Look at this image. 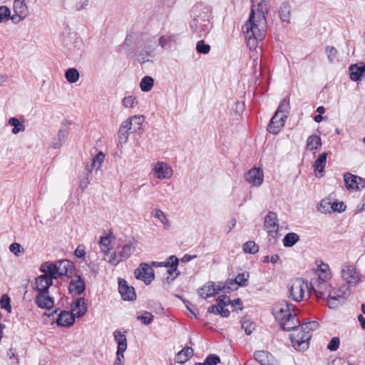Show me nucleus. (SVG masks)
<instances>
[{
  "instance_id": "f257e3e1",
  "label": "nucleus",
  "mask_w": 365,
  "mask_h": 365,
  "mask_svg": "<svg viewBox=\"0 0 365 365\" xmlns=\"http://www.w3.org/2000/svg\"><path fill=\"white\" fill-rule=\"evenodd\" d=\"M296 310V306L283 301L274 305L272 313L276 319L279 320L283 330L295 331L290 335L292 344L295 349L303 350L308 347L312 337V331L309 330L307 322L302 324L299 329H297L300 325V322L297 317Z\"/></svg>"
},
{
  "instance_id": "f03ea898",
  "label": "nucleus",
  "mask_w": 365,
  "mask_h": 365,
  "mask_svg": "<svg viewBox=\"0 0 365 365\" xmlns=\"http://www.w3.org/2000/svg\"><path fill=\"white\" fill-rule=\"evenodd\" d=\"M321 274L312 279L310 285L318 299L326 298L328 307L331 309L342 304L345 299L350 295L351 289L346 285L338 289H332L330 284L327 281L329 277V273L321 268Z\"/></svg>"
},
{
  "instance_id": "7ed1b4c3",
  "label": "nucleus",
  "mask_w": 365,
  "mask_h": 365,
  "mask_svg": "<svg viewBox=\"0 0 365 365\" xmlns=\"http://www.w3.org/2000/svg\"><path fill=\"white\" fill-rule=\"evenodd\" d=\"M267 30V19L256 17L255 9H252L247 22L242 26V31L250 50H255L259 41L265 36Z\"/></svg>"
},
{
  "instance_id": "20e7f679",
  "label": "nucleus",
  "mask_w": 365,
  "mask_h": 365,
  "mask_svg": "<svg viewBox=\"0 0 365 365\" xmlns=\"http://www.w3.org/2000/svg\"><path fill=\"white\" fill-rule=\"evenodd\" d=\"M289 297L294 301L300 302L303 299L305 290H308L309 285L307 281L302 278L292 279L288 285Z\"/></svg>"
},
{
  "instance_id": "39448f33",
  "label": "nucleus",
  "mask_w": 365,
  "mask_h": 365,
  "mask_svg": "<svg viewBox=\"0 0 365 365\" xmlns=\"http://www.w3.org/2000/svg\"><path fill=\"white\" fill-rule=\"evenodd\" d=\"M13 10L14 14L11 16V20L14 24L22 21L29 14L26 0H14Z\"/></svg>"
},
{
  "instance_id": "423d86ee",
  "label": "nucleus",
  "mask_w": 365,
  "mask_h": 365,
  "mask_svg": "<svg viewBox=\"0 0 365 365\" xmlns=\"http://www.w3.org/2000/svg\"><path fill=\"white\" fill-rule=\"evenodd\" d=\"M137 279L143 280L145 284H150L155 278L153 269L147 263H140L134 272Z\"/></svg>"
},
{
  "instance_id": "0eeeda50",
  "label": "nucleus",
  "mask_w": 365,
  "mask_h": 365,
  "mask_svg": "<svg viewBox=\"0 0 365 365\" xmlns=\"http://www.w3.org/2000/svg\"><path fill=\"white\" fill-rule=\"evenodd\" d=\"M220 291L226 293L225 284L219 283L216 284L212 282H209L198 290V294L202 298L206 299L215 296Z\"/></svg>"
},
{
  "instance_id": "6e6552de",
  "label": "nucleus",
  "mask_w": 365,
  "mask_h": 365,
  "mask_svg": "<svg viewBox=\"0 0 365 365\" xmlns=\"http://www.w3.org/2000/svg\"><path fill=\"white\" fill-rule=\"evenodd\" d=\"M249 277L250 274L248 272H242L238 274L235 279H227L225 283L226 293H229L232 290L237 289L238 287L247 286Z\"/></svg>"
},
{
  "instance_id": "1a4fd4ad",
  "label": "nucleus",
  "mask_w": 365,
  "mask_h": 365,
  "mask_svg": "<svg viewBox=\"0 0 365 365\" xmlns=\"http://www.w3.org/2000/svg\"><path fill=\"white\" fill-rule=\"evenodd\" d=\"M342 279L349 285L355 286L360 281V274L353 265H344L341 269Z\"/></svg>"
},
{
  "instance_id": "9d476101",
  "label": "nucleus",
  "mask_w": 365,
  "mask_h": 365,
  "mask_svg": "<svg viewBox=\"0 0 365 365\" xmlns=\"http://www.w3.org/2000/svg\"><path fill=\"white\" fill-rule=\"evenodd\" d=\"M245 180L254 186H260L263 182L264 173L260 168L250 169L245 175Z\"/></svg>"
},
{
  "instance_id": "9b49d317",
  "label": "nucleus",
  "mask_w": 365,
  "mask_h": 365,
  "mask_svg": "<svg viewBox=\"0 0 365 365\" xmlns=\"http://www.w3.org/2000/svg\"><path fill=\"white\" fill-rule=\"evenodd\" d=\"M118 290L125 301H133L136 298L133 287L128 286V282L123 279L118 278Z\"/></svg>"
},
{
  "instance_id": "f8f14e48",
  "label": "nucleus",
  "mask_w": 365,
  "mask_h": 365,
  "mask_svg": "<svg viewBox=\"0 0 365 365\" xmlns=\"http://www.w3.org/2000/svg\"><path fill=\"white\" fill-rule=\"evenodd\" d=\"M153 171L155 176L158 179H168L173 175V170L168 163L158 161L153 168Z\"/></svg>"
},
{
  "instance_id": "ddd939ff",
  "label": "nucleus",
  "mask_w": 365,
  "mask_h": 365,
  "mask_svg": "<svg viewBox=\"0 0 365 365\" xmlns=\"http://www.w3.org/2000/svg\"><path fill=\"white\" fill-rule=\"evenodd\" d=\"M286 118L287 115L284 114L281 116L278 113H275L267 126L268 132L274 135L277 134L284 127Z\"/></svg>"
},
{
  "instance_id": "4468645a",
  "label": "nucleus",
  "mask_w": 365,
  "mask_h": 365,
  "mask_svg": "<svg viewBox=\"0 0 365 365\" xmlns=\"http://www.w3.org/2000/svg\"><path fill=\"white\" fill-rule=\"evenodd\" d=\"M344 180L346 184V187L349 190H359L361 187H364L365 183L363 178L361 177L354 175L350 173H346L344 175Z\"/></svg>"
},
{
  "instance_id": "2eb2a0df",
  "label": "nucleus",
  "mask_w": 365,
  "mask_h": 365,
  "mask_svg": "<svg viewBox=\"0 0 365 365\" xmlns=\"http://www.w3.org/2000/svg\"><path fill=\"white\" fill-rule=\"evenodd\" d=\"M35 303L39 308L50 310L53 307L54 300L49 292H39L35 298Z\"/></svg>"
},
{
  "instance_id": "dca6fc26",
  "label": "nucleus",
  "mask_w": 365,
  "mask_h": 365,
  "mask_svg": "<svg viewBox=\"0 0 365 365\" xmlns=\"http://www.w3.org/2000/svg\"><path fill=\"white\" fill-rule=\"evenodd\" d=\"M56 269L58 278L62 276L71 277L74 266L73 264L68 259H61L56 261Z\"/></svg>"
},
{
  "instance_id": "f3484780",
  "label": "nucleus",
  "mask_w": 365,
  "mask_h": 365,
  "mask_svg": "<svg viewBox=\"0 0 365 365\" xmlns=\"http://www.w3.org/2000/svg\"><path fill=\"white\" fill-rule=\"evenodd\" d=\"M53 285V281L47 275H40L35 279L34 290L39 292H49V288Z\"/></svg>"
},
{
  "instance_id": "a211bd4d",
  "label": "nucleus",
  "mask_w": 365,
  "mask_h": 365,
  "mask_svg": "<svg viewBox=\"0 0 365 365\" xmlns=\"http://www.w3.org/2000/svg\"><path fill=\"white\" fill-rule=\"evenodd\" d=\"M278 219L277 215L274 212H269L264 218V229L269 233L277 234L279 229V225L277 223Z\"/></svg>"
},
{
  "instance_id": "6ab92c4d",
  "label": "nucleus",
  "mask_w": 365,
  "mask_h": 365,
  "mask_svg": "<svg viewBox=\"0 0 365 365\" xmlns=\"http://www.w3.org/2000/svg\"><path fill=\"white\" fill-rule=\"evenodd\" d=\"M350 78L353 81H359L365 77V63L363 62L352 64L349 68Z\"/></svg>"
},
{
  "instance_id": "aec40b11",
  "label": "nucleus",
  "mask_w": 365,
  "mask_h": 365,
  "mask_svg": "<svg viewBox=\"0 0 365 365\" xmlns=\"http://www.w3.org/2000/svg\"><path fill=\"white\" fill-rule=\"evenodd\" d=\"M86 283L84 279L77 276L76 279H72L68 286V292L71 294L81 295L85 292Z\"/></svg>"
},
{
  "instance_id": "412c9836",
  "label": "nucleus",
  "mask_w": 365,
  "mask_h": 365,
  "mask_svg": "<svg viewBox=\"0 0 365 365\" xmlns=\"http://www.w3.org/2000/svg\"><path fill=\"white\" fill-rule=\"evenodd\" d=\"M178 39L179 34H168L167 35L161 36L158 38V45L162 49H170L173 44L176 43Z\"/></svg>"
},
{
  "instance_id": "4be33fe9",
  "label": "nucleus",
  "mask_w": 365,
  "mask_h": 365,
  "mask_svg": "<svg viewBox=\"0 0 365 365\" xmlns=\"http://www.w3.org/2000/svg\"><path fill=\"white\" fill-rule=\"evenodd\" d=\"M179 263V259L178 257L175 255H172L168 258V260L166 261L167 267H165L167 269V273L170 276H173L175 274V276L172 277L170 278V280L173 281L175 277H177L180 274V272L178 271V266ZM167 279H170V277H167Z\"/></svg>"
},
{
  "instance_id": "5701e85b",
  "label": "nucleus",
  "mask_w": 365,
  "mask_h": 365,
  "mask_svg": "<svg viewBox=\"0 0 365 365\" xmlns=\"http://www.w3.org/2000/svg\"><path fill=\"white\" fill-rule=\"evenodd\" d=\"M56 266V262H45L41 264L40 271L53 281L58 279Z\"/></svg>"
},
{
  "instance_id": "b1692460",
  "label": "nucleus",
  "mask_w": 365,
  "mask_h": 365,
  "mask_svg": "<svg viewBox=\"0 0 365 365\" xmlns=\"http://www.w3.org/2000/svg\"><path fill=\"white\" fill-rule=\"evenodd\" d=\"M87 312L86 300L83 297L78 298L72 304L71 312L75 317L79 318Z\"/></svg>"
},
{
  "instance_id": "393cba45",
  "label": "nucleus",
  "mask_w": 365,
  "mask_h": 365,
  "mask_svg": "<svg viewBox=\"0 0 365 365\" xmlns=\"http://www.w3.org/2000/svg\"><path fill=\"white\" fill-rule=\"evenodd\" d=\"M75 318L76 317L72 312L68 311H62L58 314L56 319V324L58 326L69 327L73 324Z\"/></svg>"
},
{
  "instance_id": "a878e982",
  "label": "nucleus",
  "mask_w": 365,
  "mask_h": 365,
  "mask_svg": "<svg viewBox=\"0 0 365 365\" xmlns=\"http://www.w3.org/2000/svg\"><path fill=\"white\" fill-rule=\"evenodd\" d=\"M131 120H126L122 123L118 131L119 143L124 144L127 142L131 131Z\"/></svg>"
},
{
  "instance_id": "bb28decb",
  "label": "nucleus",
  "mask_w": 365,
  "mask_h": 365,
  "mask_svg": "<svg viewBox=\"0 0 365 365\" xmlns=\"http://www.w3.org/2000/svg\"><path fill=\"white\" fill-rule=\"evenodd\" d=\"M121 250L119 252L120 260H126L135 251V242L130 241L120 247Z\"/></svg>"
},
{
  "instance_id": "cd10ccee",
  "label": "nucleus",
  "mask_w": 365,
  "mask_h": 365,
  "mask_svg": "<svg viewBox=\"0 0 365 365\" xmlns=\"http://www.w3.org/2000/svg\"><path fill=\"white\" fill-rule=\"evenodd\" d=\"M270 9V4L266 0H261L257 4V9L255 10L256 12V17L257 19H267Z\"/></svg>"
},
{
  "instance_id": "c85d7f7f",
  "label": "nucleus",
  "mask_w": 365,
  "mask_h": 365,
  "mask_svg": "<svg viewBox=\"0 0 365 365\" xmlns=\"http://www.w3.org/2000/svg\"><path fill=\"white\" fill-rule=\"evenodd\" d=\"M193 355V349L191 347L186 346L179 351L175 356L176 363L183 364L186 362Z\"/></svg>"
},
{
  "instance_id": "c756f323",
  "label": "nucleus",
  "mask_w": 365,
  "mask_h": 365,
  "mask_svg": "<svg viewBox=\"0 0 365 365\" xmlns=\"http://www.w3.org/2000/svg\"><path fill=\"white\" fill-rule=\"evenodd\" d=\"M68 135V127L66 125H61L58 133V140L52 143V147L55 149L60 148L63 143H64L66 140Z\"/></svg>"
},
{
  "instance_id": "7c9ffc66",
  "label": "nucleus",
  "mask_w": 365,
  "mask_h": 365,
  "mask_svg": "<svg viewBox=\"0 0 365 365\" xmlns=\"http://www.w3.org/2000/svg\"><path fill=\"white\" fill-rule=\"evenodd\" d=\"M255 359L261 365L269 364L270 361L273 360V356L271 354L266 351H256L254 354Z\"/></svg>"
},
{
  "instance_id": "2f4dec72",
  "label": "nucleus",
  "mask_w": 365,
  "mask_h": 365,
  "mask_svg": "<svg viewBox=\"0 0 365 365\" xmlns=\"http://www.w3.org/2000/svg\"><path fill=\"white\" fill-rule=\"evenodd\" d=\"M327 153H322L318 156L317 159L314 161L313 167H314V171L316 172L317 176V172H318L319 173H322L324 172V167L327 163Z\"/></svg>"
},
{
  "instance_id": "473e14b6",
  "label": "nucleus",
  "mask_w": 365,
  "mask_h": 365,
  "mask_svg": "<svg viewBox=\"0 0 365 365\" xmlns=\"http://www.w3.org/2000/svg\"><path fill=\"white\" fill-rule=\"evenodd\" d=\"M322 145L321 138L317 135H312L307 140L306 148L309 150L319 149Z\"/></svg>"
},
{
  "instance_id": "72a5a7b5",
  "label": "nucleus",
  "mask_w": 365,
  "mask_h": 365,
  "mask_svg": "<svg viewBox=\"0 0 365 365\" xmlns=\"http://www.w3.org/2000/svg\"><path fill=\"white\" fill-rule=\"evenodd\" d=\"M114 339L118 344V349L119 352H124L127 349V339L124 334L120 331H115L113 333Z\"/></svg>"
},
{
  "instance_id": "f704fd0d",
  "label": "nucleus",
  "mask_w": 365,
  "mask_h": 365,
  "mask_svg": "<svg viewBox=\"0 0 365 365\" xmlns=\"http://www.w3.org/2000/svg\"><path fill=\"white\" fill-rule=\"evenodd\" d=\"M299 240V236L294 232H289L284 237L283 245L285 247H291Z\"/></svg>"
},
{
  "instance_id": "c9c22d12",
  "label": "nucleus",
  "mask_w": 365,
  "mask_h": 365,
  "mask_svg": "<svg viewBox=\"0 0 365 365\" xmlns=\"http://www.w3.org/2000/svg\"><path fill=\"white\" fill-rule=\"evenodd\" d=\"M154 85V79L149 76H146L141 79L140 88L144 92L150 91Z\"/></svg>"
},
{
  "instance_id": "e433bc0d",
  "label": "nucleus",
  "mask_w": 365,
  "mask_h": 365,
  "mask_svg": "<svg viewBox=\"0 0 365 365\" xmlns=\"http://www.w3.org/2000/svg\"><path fill=\"white\" fill-rule=\"evenodd\" d=\"M9 124L14 127L12 129V133L14 134H17L19 132H22L25 130V126L23 123L20 122L19 119L16 118H10L9 120Z\"/></svg>"
},
{
  "instance_id": "4c0bfd02",
  "label": "nucleus",
  "mask_w": 365,
  "mask_h": 365,
  "mask_svg": "<svg viewBox=\"0 0 365 365\" xmlns=\"http://www.w3.org/2000/svg\"><path fill=\"white\" fill-rule=\"evenodd\" d=\"M65 78L69 83H74L79 79V72L75 68H70L66 70Z\"/></svg>"
},
{
  "instance_id": "58836bf2",
  "label": "nucleus",
  "mask_w": 365,
  "mask_h": 365,
  "mask_svg": "<svg viewBox=\"0 0 365 365\" xmlns=\"http://www.w3.org/2000/svg\"><path fill=\"white\" fill-rule=\"evenodd\" d=\"M99 245L101 247V252H103L105 255H108V252L111 250V240L108 236L101 237Z\"/></svg>"
},
{
  "instance_id": "ea45409f",
  "label": "nucleus",
  "mask_w": 365,
  "mask_h": 365,
  "mask_svg": "<svg viewBox=\"0 0 365 365\" xmlns=\"http://www.w3.org/2000/svg\"><path fill=\"white\" fill-rule=\"evenodd\" d=\"M220 362V358L219 356L210 354L207 356L204 362L196 363V365H217Z\"/></svg>"
},
{
  "instance_id": "a19ab883",
  "label": "nucleus",
  "mask_w": 365,
  "mask_h": 365,
  "mask_svg": "<svg viewBox=\"0 0 365 365\" xmlns=\"http://www.w3.org/2000/svg\"><path fill=\"white\" fill-rule=\"evenodd\" d=\"M241 327L247 335H250L255 329V324L249 319H243L241 321Z\"/></svg>"
},
{
  "instance_id": "79ce46f5",
  "label": "nucleus",
  "mask_w": 365,
  "mask_h": 365,
  "mask_svg": "<svg viewBox=\"0 0 365 365\" xmlns=\"http://www.w3.org/2000/svg\"><path fill=\"white\" fill-rule=\"evenodd\" d=\"M243 250L245 253L255 254L259 251V247L254 241H248L243 245Z\"/></svg>"
},
{
  "instance_id": "37998d69",
  "label": "nucleus",
  "mask_w": 365,
  "mask_h": 365,
  "mask_svg": "<svg viewBox=\"0 0 365 365\" xmlns=\"http://www.w3.org/2000/svg\"><path fill=\"white\" fill-rule=\"evenodd\" d=\"M289 108V101L288 100L284 99L280 103L275 113H278L281 116H282V114L287 116Z\"/></svg>"
},
{
  "instance_id": "c03bdc74",
  "label": "nucleus",
  "mask_w": 365,
  "mask_h": 365,
  "mask_svg": "<svg viewBox=\"0 0 365 365\" xmlns=\"http://www.w3.org/2000/svg\"><path fill=\"white\" fill-rule=\"evenodd\" d=\"M136 318L143 324L148 325L153 322L154 317L150 312L145 311L140 315H138Z\"/></svg>"
},
{
  "instance_id": "a18cd8bd",
  "label": "nucleus",
  "mask_w": 365,
  "mask_h": 365,
  "mask_svg": "<svg viewBox=\"0 0 365 365\" xmlns=\"http://www.w3.org/2000/svg\"><path fill=\"white\" fill-rule=\"evenodd\" d=\"M154 51V48L150 49L149 51H140L137 54V60L140 63H145L150 61V58L152 56V53Z\"/></svg>"
},
{
  "instance_id": "49530a36",
  "label": "nucleus",
  "mask_w": 365,
  "mask_h": 365,
  "mask_svg": "<svg viewBox=\"0 0 365 365\" xmlns=\"http://www.w3.org/2000/svg\"><path fill=\"white\" fill-rule=\"evenodd\" d=\"M196 50L199 53L207 54L210 51V46L206 44L203 40H200L197 43Z\"/></svg>"
},
{
  "instance_id": "de8ad7c7",
  "label": "nucleus",
  "mask_w": 365,
  "mask_h": 365,
  "mask_svg": "<svg viewBox=\"0 0 365 365\" xmlns=\"http://www.w3.org/2000/svg\"><path fill=\"white\" fill-rule=\"evenodd\" d=\"M326 53L327 54L329 61L330 63H333L337 56L338 51L334 46H327Z\"/></svg>"
},
{
  "instance_id": "09e8293b",
  "label": "nucleus",
  "mask_w": 365,
  "mask_h": 365,
  "mask_svg": "<svg viewBox=\"0 0 365 365\" xmlns=\"http://www.w3.org/2000/svg\"><path fill=\"white\" fill-rule=\"evenodd\" d=\"M11 11L6 6H0V22L11 19Z\"/></svg>"
},
{
  "instance_id": "8fccbe9b",
  "label": "nucleus",
  "mask_w": 365,
  "mask_h": 365,
  "mask_svg": "<svg viewBox=\"0 0 365 365\" xmlns=\"http://www.w3.org/2000/svg\"><path fill=\"white\" fill-rule=\"evenodd\" d=\"M137 103L136 98L133 96H125L122 101L123 106L125 108H133Z\"/></svg>"
},
{
  "instance_id": "3c124183",
  "label": "nucleus",
  "mask_w": 365,
  "mask_h": 365,
  "mask_svg": "<svg viewBox=\"0 0 365 365\" xmlns=\"http://www.w3.org/2000/svg\"><path fill=\"white\" fill-rule=\"evenodd\" d=\"M1 307L7 310L9 312H11V307L10 305V298L7 294H4L0 300Z\"/></svg>"
},
{
  "instance_id": "603ef678",
  "label": "nucleus",
  "mask_w": 365,
  "mask_h": 365,
  "mask_svg": "<svg viewBox=\"0 0 365 365\" xmlns=\"http://www.w3.org/2000/svg\"><path fill=\"white\" fill-rule=\"evenodd\" d=\"M153 216L154 217L158 218L164 225H169V221L162 210H156Z\"/></svg>"
},
{
  "instance_id": "864d4df0",
  "label": "nucleus",
  "mask_w": 365,
  "mask_h": 365,
  "mask_svg": "<svg viewBox=\"0 0 365 365\" xmlns=\"http://www.w3.org/2000/svg\"><path fill=\"white\" fill-rule=\"evenodd\" d=\"M340 344V339L337 336H334L331 338V341H329L327 349L330 350L331 351H334L338 349Z\"/></svg>"
},
{
  "instance_id": "5fc2aeb1",
  "label": "nucleus",
  "mask_w": 365,
  "mask_h": 365,
  "mask_svg": "<svg viewBox=\"0 0 365 365\" xmlns=\"http://www.w3.org/2000/svg\"><path fill=\"white\" fill-rule=\"evenodd\" d=\"M280 18L283 21H288L289 17V9L287 6L282 5L279 9Z\"/></svg>"
},
{
  "instance_id": "6e6d98bb",
  "label": "nucleus",
  "mask_w": 365,
  "mask_h": 365,
  "mask_svg": "<svg viewBox=\"0 0 365 365\" xmlns=\"http://www.w3.org/2000/svg\"><path fill=\"white\" fill-rule=\"evenodd\" d=\"M219 307H225L231 303L230 299L226 295H222L217 299Z\"/></svg>"
},
{
  "instance_id": "4d7b16f0",
  "label": "nucleus",
  "mask_w": 365,
  "mask_h": 365,
  "mask_svg": "<svg viewBox=\"0 0 365 365\" xmlns=\"http://www.w3.org/2000/svg\"><path fill=\"white\" fill-rule=\"evenodd\" d=\"M245 110V103L244 102L237 101L232 108L233 112L240 115Z\"/></svg>"
},
{
  "instance_id": "13d9d810",
  "label": "nucleus",
  "mask_w": 365,
  "mask_h": 365,
  "mask_svg": "<svg viewBox=\"0 0 365 365\" xmlns=\"http://www.w3.org/2000/svg\"><path fill=\"white\" fill-rule=\"evenodd\" d=\"M331 208L334 211H337L339 212H341L345 210L346 205L343 202H334L331 205Z\"/></svg>"
},
{
  "instance_id": "bf43d9fd",
  "label": "nucleus",
  "mask_w": 365,
  "mask_h": 365,
  "mask_svg": "<svg viewBox=\"0 0 365 365\" xmlns=\"http://www.w3.org/2000/svg\"><path fill=\"white\" fill-rule=\"evenodd\" d=\"M105 159V155L103 153V152H99L97 155H96L92 159L93 161L97 163V166L98 168H101L102 163H103Z\"/></svg>"
},
{
  "instance_id": "052dcab7",
  "label": "nucleus",
  "mask_w": 365,
  "mask_h": 365,
  "mask_svg": "<svg viewBox=\"0 0 365 365\" xmlns=\"http://www.w3.org/2000/svg\"><path fill=\"white\" fill-rule=\"evenodd\" d=\"M75 255L78 258H83L86 255L85 247L83 245H78L74 251Z\"/></svg>"
},
{
  "instance_id": "680f3d73",
  "label": "nucleus",
  "mask_w": 365,
  "mask_h": 365,
  "mask_svg": "<svg viewBox=\"0 0 365 365\" xmlns=\"http://www.w3.org/2000/svg\"><path fill=\"white\" fill-rule=\"evenodd\" d=\"M123 260H120V257L117 258V253L116 252H113L111 253L110 257L108 259V262L111 264L112 265L116 266L119 264L120 262H122Z\"/></svg>"
},
{
  "instance_id": "e2e57ef3",
  "label": "nucleus",
  "mask_w": 365,
  "mask_h": 365,
  "mask_svg": "<svg viewBox=\"0 0 365 365\" xmlns=\"http://www.w3.org/2000/svg\"><path fill=\"white\" fill-rule=\"evenodd\" d=\"M88 5V0H78L76 4L75 8L77 11H81L86 8Z\"/></svg>"
},
{
  "instance_id": "0e129e2a",
  "label": "nucleus",
  "mask_w": 365,
  "mask_h": 365,
  "mask_svg": "<svg viewBox=\"0 0 365 365\" xmlns=\"http://www.w3.org/2000/svg\"><path fill=\"white\" fill-rule=\"evenodd\" d=\"M89 175L90 174L87 173L86 177L84 178L81 181L80 187L81 188L82 190H84L87 187L88 185L90 183Z\"/></svg>"
},
{
  "instance_id": "69168bd1",
  "label": "nucleus",
  "mask_w": 365,
  "mask_h": 365,
  "mask_svg": "<svg viewBox=\"0 0 365 365\" xmlns=\"http://www.w3.org/2000/svg\"><path fill=\"white\" fill-rule=\"evenodd\" d=\"M20 248L21 245L18 243H12L9 246V250L11 252L14 253L15 255H18V253L20 252Z\"/></svg>"
},
{
  "instance_id": "338daca9",
  "label": "nucleus",
  "mask_w": 365,
  "mask_h": 365,
  "mask_svg": "<svg viewBox=\"0 0 365 365\" xmlns=\"http://www.w3.org/2000/svg\"><path fill=\"white\" fill-rule=\"evenodd\" d=\"M124 352H119V349H117L116 351V360L114 363V365H122L121 364V360L122 359H124Z\"/></svg>"
},
{
  "instance_id": "774afa93",
  "label": "nucleus",
  "mask_w": 365,
  "mask_h": 365,
  "mask_svg": "<svg viewBox=\"0 0 365 365\" xmlns=\"http://www.w3.org/2000/svg\"><path fill=\"white\" fill-rule=\"evenodd\" d=\"M128 120H131V125L133 124V121H135V123H136L138 125H140L144 120V118L142 115H134Z\"/></svg>"
}]
</instances>
